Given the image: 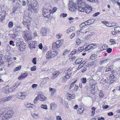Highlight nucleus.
I'll use <instances>...</instances> for the list:
<instances>
[{
    "label": "nucleus",
    "instance_id": "f257e3e1",
    "mask_svg": "<svg viewBox=\"0 0 120 120\" xmlns=\"http://www.w3.org/2000/svg\"><path fill=\"white\" fill-rule=\"evenodd\" d=\"M77 8L79 9L80 11L81 12H85L87 14H88L91 12L90 11L86 9L85 7V3L83 2L81 0H78L77 1Z\"/></svg>",
    "mask_w": 120,
    "mask_h": 120
},
{
    "label": "nucleus",
    "instance_id": "f03ea898",
    "mask_svg": "<svg viewBox=\"0 0 120 120\" xmlns=\"http://www.w3.org/2000/svg\"><path fill=\"white\" fill-rule=\"evenodd\" d=\"M24 38L26 40L28 41L29 45V47L31 49L33 50L35 48L36 46L35 45V43L32 41V37L31 35L27 34H26Z\"/></svg>",
    "mask_w": 120,
    "mask_h": 120
},
{
    "label": "nucleus",
    "instance_id": "7ed1b4c3",
    "mask_svg": "<svg viewBox=\"0 0 120 120\" xmlns=\"http://www.w3.org/2000/svg\"><path fill=\"white\" fill-rule=\"evenodd\" d=\"M27 2L28 10L30 11H32V9L34 10V8L37 6L38 3L36 0H27Z\"/></svg>",
    "mask_w": 120,
    "mask_h": 120
},
{
    "label": "nucleus",
    "instance_id": "20e7f679",
    "mask_svg": "<svg viewBox=\"0 0 120 120\" xmlns=\"http://www.w3.org/2000/svg\"><path fill=\"white\" fill-rule=\"evenodd\" d=\"M78 0H77L75 3L76 7V8L74 5V3L72 2H70L68 4V6L69 7V9L70 11H75L77 9L79 10V9L77 8V1Z\"/></svg>",
    "mask_w": 120,
    "mask_h": 120
},
{
    "label": "nucleus",
    "instance_id": "39448f33",
    "mask_svg": "<svg viewBox=\"0 0 120 120\" xmlns=\"http://www.w3.org/2000/svg\"><path fill=\"white\" fill-rule=\"evenodd\" d=\"M26 95V93L25 92H19L16 94V97L17 98L22 100L24 99Z\"/></svg>",
    "mask_w": 120,
    "mask_h": 120
},
{
    "label": "nucleus",
    "instance_id": "423d86ee",
    "mask_svg": "<svg viewBox=\"0 0 120 120\" xmlns=\"http://www.w3.org/2000/svg\"><path fill=\"white\" fill-rule=\"evenodd\" d=\"M62 43L61 41L59 40L57 41L56 42H54L52 44V48L55 49L56 48L59 47L62 44Z\"/></svg>",
    "mask_w": 120,
    "mask_h": 120
},
{
    "label": "nucleus",
    "instance_id": "0eeeda50",
    "mask_svg": "<svg viewBox=\"0 0 120 120\" xmlns=\"http://www.w3.org/2000/svg\"><path fill=\"white\" fill-rule=\"evenodd\" d=\"M24 24V26L26 27L27 29L29 30L30 29V23L29 20L24 19L22 22Z\"/></svg>",
    "mask_w": 120,
    "mask_h": 120
},
{
    "label": "nucleus",
    "instance_id": "6e6552de",
    "mask_svg": "<svg viewBox=\"0 0 120 120\" xmlns=\"http://www.w3.org/2000/svg\"><path fill=\"white\" fill-rule=\"evenodd\" d=\"M71 71L70 70H68L66 74V76H64L63 79L65 81L67 80V79L69 78L71 76Z\"/></svg>",
    "mask_w": 120,
    "mask_h": 120
},
{
    "label": "nucleus",
    "instance_id": "1a4fd4ad",
    "mask_svg": "<svg viewBox=\"0 0 120 120\" xmlns=\"http://www.w3.org/2000/svg\"><path fill=\"white\" fill-rule=\"evenodd\" d=\"M26 44L23 42H22V44L19 47L18 49H19L21 52H22L24 50L26 47Z\"/></svg>",
    "mask_w": 120,
    "mask_h": 120
},
{
    "label": "nucleus",
    "instance_id": "9d476101",
    "mask_svg": "<svg viewBox=\"0 0 120 120\" xmlns=\"http://www.w3.org/2000/svg\"><path fill=\"white\" fill-rule=\"evenodd\" d=\"M97 47L96 44H92L88 45L85 49V50L88 51L91 49H94Z\"/></svg>",
    "mask_w": 120,
    "mask_h": 120
},
{
    "label": "nucleus",
    "instance_id": "9b49d317",
    "mask_svg": "<svg viewBox=\"0 0 120 120\" xmlns=\"http://www.w3.org/2000/svg\"><path fill=\"white\" fill-rule=\"evenodd\" d=\"M12 98L11 96H9L7 97H5L0 99V103H4L6 101L10 100Z\"/></svg>",
    "mask_w": 120,
    "mask_h": 120
},
{
    "label": "nucleus",
    "instance_id": "f8f14e48",
    "mask_svg": "<svg viewBox=\"0 0 120 120\" xmlns=\"http://www.w3.org/2000/svg\"><path fill=\"white\" fill-rule=\"evenodd\" d=\"M50 10L49 9H44L43 10L42 14L45 17H48L49 13V11Z\"/></svg>",
    "mask_w": 120,
    "mask_h": 120
},
{
    "label": "nucleus",
    "instance_id": "ddd939ff",
    "mask_svg": "<svg viewBox=\"0 0 120 120\" xmlns=\"http://www.w3.org/2000/svg\"><path fill=\"white\" fill-rule=\"evenodd\" d=\"M5 11H2V12H0V21H3V19L5 17L6 14Z\"/></svg>",
    "mask_w": 120,
    "mask_h": 120
},
{
    "label": "nucleus",
    "instance_id": "4468645a",
    "mask_svg": "<svg viewBox=\"0 0 120 120\" xmlns=\"http://www.w3.org/2000/svg\"><path fill=\"white\" fill-rule=\"evenodd\" d=\"M13 114V112L12 110H9L8 111L7 113L5 114L9 118L11 117Z\"/></svg>",
    "mask_w": 120,
    "mask_h": 120
},
{
    "label": "nucleus",
    "instance_id": "2eb2a0df",
    "mask_svg": "<svg viewBox=\"0 0 120 120\" xmlns=\"http://www.w3.org/2000/svg\"><path fill=\"white\" fill-rule=\"evenodd\" d=\"M41 34L43 36H45L46 35L47 30L45 28H42L41 29Z\"/></svg>",
    "mask_w": 120,
    "mask_h": 120
},
{
    "label": "nucleus",
    "instance_id": "dca6fc26",
    "mask_svg": "<svg viewBox=\"0 0 120 120\" xmlns=\"http://www.w3.org/2000/svg\"><path fill=\"white\" fill-rule=\"evenodd\" d=\"M95 20L94 19H91L88 20L87 21H85L87 25H89L93 23L94 21Z\"/></svg>",
    "mask_w": 120,
    "mask_h": 120
},
{
    "label": "nucleus",
    "instance_id": "f3484780",
    "mask_svg": "<svg viewBox=\"0 0 120 120\" xmlns=\"http://www.w3.org/2000/svg\"><path fill=\"white\" fill-rule=\"evenodd\" d=\"M38 95H39V100L40 101H43L46 99V98L43 95L39 94Z\"/></svg>",
    "mask_w": 120,
    "mask_h": 120
},
{
    "label": "nucleus",
    "instance_id": "a211bd4d",
    "mask_svg": "<svg viewBox=\"0 0 120 120\" xmlns=\"http://www.w3.org/2000/svg\"><path fill=\"white\" fill-rule=\"evenodd\" d=\"M51 55V52L50 51H48L46 55V58L47 59H49L52 58Z\"/></svg>",
    "mask_w": 120,
    "mask_h": 120
},
{
    "label": "nucleus",
    "instance_id": "6ab92c4d",
    "mask_svg": "<svg viewBox=\"0 0 120 120\" xmlns=\"http://www.w3.org/2000/svg\"><path fill=\"white\" fill-rule=\"evenodd\" d=\"M50 51L51 52V55L52 58L56 56L58 53L57 52L55 51L51 50H50Z\"/></svg>",
    "mask_w": 120,
    "mask_h": 120
},
{
    "label": "nucleus",
    "instance_id": "aec40b11",
    "mask_svg": "<svg viewBox=\"0 0 120 120\" xmlns=\"http://www.w3.org/2000/svg\"><path fill=\"white\" fill-rule=\"evenodd\" d=\"M60 72L58 71H56L53 72V77L54 78H56L60 74Z\"/></svg>",
    "mask_w": 120,
    "mask_h": 120
},
{
    "label": "nucleus",
    "instance_id": "412c9836",
    "mask_svg": "<svg viewBox=\"0 0 120 120\" xmlns=\"http://www.w3.org/2000/svg\"><path fill=\"white\" fill-rule=\"evenodd\" d=\"M75 28L73 26L71 27L70 28L68 29L67 30V32L68 33H71L75 30Z\"/></svg>",
    "mask_w": 120,
    "mask_h": 120
},
{
    "label": "nucleus",
    "instance_id": "4be33fe9",
    "mask_svg": "<svg viewBox=\"0 0 120 120\" xmlns=\"http://www.w3.org/2000/svg\"><path fill=\"white\" fill-rule=\"evenodd\" d=\"M20 29V26H17L14 28L13 30V32H19Z\"/></svg>",
    "mask_w": 120,
    "mask_h": 120
},
{
    "label": "nucleus",
    "instance_id": "5701e85b",
    "mask_svg": "<svg viewBox=\"0 0 120 120\" xmlns=\"http://www.w3.org/2000/svg\"><path fill=\"white\" fill-rule=\"evenodd\" d=\"M7 62L8 63V65L9 67L11 66V64L13 63V62L11 58H10V59L8 58L7 60Z\"/></svg>",
    "mask_w": 120,
    "mask_h": 120
},
{
    "label": "nucleus",
    "instance_id": "b1692460",
    "mask_svg": "<svg viewBox=\"0 0 120 120\" xmlns=\"http://www.w3.org/2000/svg\"><path fill=\"white\" fill-rule=\"evenodd\" d=\"M82 58H79L76 60L75 63L76 64H79L82 61Z\"/></svg>",
    "mask_w": 120,
    "mask_h": 120
},
{
    "label": "nucleus",
    "instance_id": "393cba45",
    "mask_svg": "<svg viewBox=\"0 0 120 120\" xmlns=\"http://www.w3.org/2000/svg\"><path fill=\"white\" fill-rule=\"evenodd\" d=\"M109 61V59H107L105 60H103L100 62L99 63V64L100 65H101L103 64H105L107 63V62H108Z\"/></svg>",
    "mask_w": 120,
    "mask_h": 120
},
{
    "label": "nucleus",
    "instance_id": "a878e982",
    "mask_svg": "<svg viewBox=\"0 0 120 120\" xmlns=\"http://www.w3.org/2000/svg\"><path fill=\"white\" fill-rule=\"evenodd\" d=\"M97 55L95 54H93L91 55L90 58L91 60H94L96 59Z\"/></svg>",
    "mask_w": 120,
    "mask_h": 120
},
{
    "label": "nucleus",
    "instance_id": "bb28decb",
    "mask_svg": "<svg viewBox=\"0 0 120 120\" xmlns=\"http://www.w3.org/2000/svg\"><path fill=\"white\" fill-rule=\"evenodd\" d=\"M114 30L116 32H120V27L117 26L114 28Z\"/></svg>",
    "mask_w": 120,
    "mask_h": 120
},
{
    "label": "nucleus",
    "instance_id": "cd10ccee",
    "mask_svg": "<svg viewBox=\"0 0 120 120\" xmlns=\"http://www.w3.org/2000/svg\"><path fill=\"white\" fill-rule=\"evenodd\" d=\"M87 30V29H86V27H82L80 29V32L82 33H85V31L86 30Z\"/></svg>",
    "mask_w": 120,
    "mask_h": 120
},
{
    "label": "nucleus",
    "instance_id": "c85d7f7f",
    "mask_svg": "<svg viewBox=\"0 0 120 120\" xmlns=\"http://www.w3.org/2000/svg\"><path fill=\"white\" fill-rule=\"evenodd\" d=\"M84 109L83 108L82 109L81 108L78 109L77 111V113L79 114H82L83 112V110Z\"/></svg>",
    "mask_w": 120,
    "mask_h": 120
},
{
    "label": "nucleus",
    "instance_id": "c756f323",
    "mask_svg": "<svg viewBox=\"0 0 120 120\" xmlns=\"http://www.w3.org/2000/svg\"><path fill=\"white\" fill-rule=\"evenodd\" d=\"M23 41H21L19 40H18L16 42V45L18 47L22 44V42Z\"/></svg>",
    "mask_w": 120,
    "mask_h": 120
},
{
    "label": "nucleus",
    "instance_id": "7c9ffc66",
    "mask_svg": "<svg viewBox=\"0 0 120 120\" xmlns=\"http://www.w3.org/2000/svg\"><path fill=\"white\" fill-rule=\"evenodd\" d=\"M76 42L77 46L80 45L81 43V40L78 38H77L76 40Z\"/></svg>",
    "mask_w": 120,
    "mask_h": 120
},
{
    "label": "nucleus",
    "instance_id": "2f4dec72",
    "mask_svg": "<svg viewBox=\"0 0 120 120\" xmlns=\"http://www.w3.org/2000/svg\"><path fill=\"white\" fill-rule=\"evenodd\" d=\"M51 109L52 110H53L56 104L54 103H52L51 105Z\"/></svg>",
    "mask_w": 120,
    "mask_h": 120
},
{
    "label": "nucleus",
    "instance_id": "473e14b6",
    "mask_svg": "<svg viewBox=\"0 0 120 120\" xmlns=\"http://www.w3.org/2000/svg\"><path fill=\"white\" fill-rule=\"evenodd\" d=\"M8 116L5 114L3 117L2 120H8Z\"/></svg>",
    "mask_w": 120,
    "mask_h": 120
},
{
    "label": "nucleus",
    "instance_id": "72a5a7b5",
    "mask_svg": "<svg viewBox=\"0 0 120 120\" xmlns=\"http://www.w3.org/2000/svg\"><path fill=\"white\" fill-rule=\"evenodd\" d=\"M41 107L42 108H43L45 109H48L47 106L46 105L42 104L41 105Z\"/></svg>",
    "mask_w": 120,
    "mask_h": 120
},
{
    "label": "nucleus",
    "instance_id": "f704fd0d",
    "mask_svg": "<svg viewBox=\"0 0 120 120\" xmlns=\"http://www.w3.org/2000/svg\"><path fill=\"white\" fill-rule=\"evenodd\" d=\"M39 95H38L35 98L34 100V103L36 104L37 103V101L38 99L39 100Z\"/></svg>",
    "mask_w": 120,
    "mask_h": 120
},
{
    "label": "nucleus",
    "instance_id": "c9c22d12",
    "mask_svg": "<svg viewBox=\"0 0 120 120\" xmlns=\"http://www.w3.org/2000/svg\"><path fill=\"white\" fill-rule=\"evenodd\" d=\"M86 25H86V22H84L80 24L79 25V26L80 27L82 28Z\"/></svg>",
    "mask_w": 120,
    "mask_h": 120
},
{
    "label": "nucleus",
    "instance_id": "e433bc0d",
    "mask_svg": "<svg viewBox=\"0 0 120 120\" xmlns=\"http://www.w3.org/2000/svg\"><path fill=\"white\" fill-rule=\"evenodd\" d=\"M18 84H16L15 85L13 86L12 88V90L13 91H15L17 88V86H18Z\"/></svg>",
    "mask_w": 120,
    "mask_h": 120
},
{
    "label": "nucleus",
    "instance_id": "4c0bfd02",
    "mask_svg": "<svg viewBox=\"0 0 120 120\" xmlns=\"http://www.w3.org/2000/svg\"><path fill=\"white\" fill-rule=\"evenodd\" d=\"M113 69L112 67L111 66L109 67L105 70V71L108 72L109 71H111Z\"/></svg>",
    "mask_w": 120,
    "mask_h": 120
},
{
    "label": "nucleus",
    "instance_id": "58836bf2",
    "mask_svg": "<svg viewBox=\"0 0 120 120\" xmlns=\"http://www.w3.org/2000/svg\"><path fill=\"white\" fill-rule=\"evenodd\" d=\"M86 9H88L89 11H92V8L90 6H89L88 5H86Z\"/></svg>",
    "mask_w": 120,
    "mask_h": 120
},
{
    "label": "nucleus",
    "instance_id": "ea45409f",
    "mask_svg": "<svg viewBox=\"0 0 120 120\" xmlns=\"http://www.w3.org/2000/svg\"><path fill=\"white\" fill-rule=\"evenodd\" d=\"M96 109V108L94 107H93L91 109V110H92V114L93 116H94L95 114V111Z\"/></svg>",
    "mask_w": 120,
    "mask_h": 120
},
{
    "label": "nucleus",
    "instance_id": "a19ab883",
    "mask_svg": "<svg viewBox=\"0 0 120 120\" xmlns=\"http://www.w3.org/2000/svg\"><path fill=\"white\" fill-rule=\"evenodd\" d=\"M32 116L35 118H37L38 117V115L35 113H32L31 114Z\"/></svg>",
    "mask_w": 120,
    "mask_h": 120
},
{
    "label": "nucleus",
    "instance_id": "79ce46f5",
    "mask_svg": "<svg viewBox=\"0 0 120 120\" xmlns=\"http://www.w3.org/2000/svg\"><path fill=\"white\" fill-rule=\"evenodd\" d=\"M84 50L83 47H79L77 51H78V52H81ZM85 50V49H84Z\"/></svg>",
    "mask_w": 120,
    "mask_h": 120
},
{
    "label": "nucleus",
    "instance_id": "37998d69",
    "mask_svg": "<svg viewBox=\"0 0 120 120\" xmlns=\"http://www.w3.org/2000/svg\"><path fill=\"white\" fill-rule=\"evenodd\" d=\"M76 81H75L73 82L72 83L71 85L70 86V87L69 89L70 90L74 86L75 83L76 82Z\"/></svg>",
    "mask_w": 120,
    "mask_h": 120
},
{
    "label": "nucleus",
    "instance_id": "c03bdc74",
    "mask_svg": "<svg viewBox=\"0 0 120 120\" xmlns=\"http://www.w3.org/2000/svg\"><path fill=\"white\" fill-rule=\"evenodd\" d=\"M109 79H115V77L113 74H111L109 76Z\"/></svg>",
    "mask_w": 120,
    "mask_h": 120
},
{
    "label": "nucleus",
    "instance_id": "a18cd8bd",
    "mask_svg": "<svg viewBox=\"0 0 120 120\" xmlns=\"http://www.w3.org/2000/svg\"><path fill=\"white\" fill-rule=\"evenodd\" d=\"M75 97V95L74 94L71 95V94H69L68 97H69L70 99H73Z\"/></svg>",
    "mask_w": 120,
    "mask_h": 120
},
{
    "label": "nucleus",
    "instance_id": "49530a36",
    "mask_svg": "<svg viewBox=\"0 0 120 120\" xmlns=\"http://www.w3.org/2000/svg\"><path fill=\"white\" fill-rule=\"evenodd\" d=\"M81 80L82 81V83H86V78H83L81 79Z\"/></svg>",
    "mask_w": 120,
    "mask_h": 120
},
{
    "label": "nucleus",
    "instance_id": "de8ad7c7",
    "mask_svg": "<svg viewBox=\"0 0 120 120\" xmlns=\"http://www.w3.org/2000/svg\"><path fill=\"white\" fill-rule=\"evenodd\" d=\"M104 70V69L103 67H99L98 69V71H99L102 72Z\"/></svg>",
    "mask_w": 120,
    "mask_h": 120
},
{
    "label": "nucleus",
    "instance_id": "09e8293b",
    "mask_svg": "<svg viewBox=\"0 0 120 120\" xmlns=\"http://www.w3.org/2000/svg\"><path fill=\"white\" fill-rule=\"evenodd\" d=\"M13 24L12 22H10L8 24V26L9 28H11L13 26Z\"/></svg>",
    "mask_w": 120,
    "mask_h": 120
},
{
    "label": "nucleus",
    "instance_id": "8fccbe9b",
    "mask_svg": "<svg viewBox=\"0 0 120 120\" xmlns=\"http://www.w3.org/2000/svg\"><path fill=\"white\" fill-rule=\"evenodd\" d=\"M78 51L76 49H74L71 52L72 54L73 55L76 53H78Z\"/></svg>",
    "mask_w": 120,
    "mask_h": 120
},
{
    "label": "nucleus",
    "instance_id": "3c124183",
    "mask_svg": "<svg viewBox=\"0 0 120 120\" xmlns=\"http://www.w3.org/2000/svg\"><path fill=\"white\" fill-rule=\"evenodd\" d=\"M95 64L94 61H92L90 62L89 64V66H92L94 65Z\"/></svg>",
    "mask_w": 120,
    "mask_h": 120
},
{
    "label": "nucleus",
    "instance_id": "603ef678",
    "mask_svg": "<svg viewBox=\"0 0 120 120\" xmlns=\"http://www.w3.org/2000/svg\"><path fill=\"white\" fill-rule=\"evenodd\" d=\"M60 15L61 17L63 18L66 17L67 14H66L62 13Z\"/></svg>",
    "mask_w": 120,
    "mask_h": 120
},
{
    "label": "nucleus",
    "instance_id": "864d4df0",
    "mask_svg": "<svg viewBox=\"0 0 120 120\" xmlns=\"http://www.w3.org/2000/svg\"><path fill=\"white\" fill-rule=\"evenodd\" d=\"M69 51L68 50H64V52L63 53V55H65L69 53Z\"/></svg>",
    "mask_w": 120,
    "mask_h": 120
},
{
    "label": "nucleus",
    "instance_id": "5fc2aeb1",
    "mask_svg": "<svg viewBox=\"0 0 120 120\" xmlns=\"http://www.w3.org/2000/svg\"><path fill=\"white\" fill-rule=\"evenodd\" d=\"M21 66H19L18 67H17L16 68H15V71H17L21 69Z\"/></svg>",
    "mask_w": 120,
    "mask_h": 120
},
{
    "label": "nucleus",
    "instance_id": "6e6d98bb",
    "mask_svg": "<svg viewBox=\"0 0 120 120\" xmlns=\"http://www.w3.org/2000/svg\"><path fill=\"white\" fill-rule=\"evenodd\" d=\"M38 86L37 84H33L32 85V87L33 89H36Z\"/></svg>",
    "mask_w": 120,
    "mask_h": 120
},
{
    "label": "nucleus",
    "instance_id": "4d7b16f0",
    "mask_svg": "<svg viewBox=\"0 0 120 120\" xmlns=\"http://www.w3.org/2000/svg\"><path fill=\"white\" fill-rule=\"evenodd\" d=\"M36 58H34L33 59L32 62L34 64H36Z\"/></svg>",
    "mask_w": 120,
    "mask_h": 120
},
{
    "label": "nucleus",
    "instance_id": "13d9d810",
    "mask_svg": "<svg viewBox=\"0 0 120 120\" xmlns=\"http://www.w3.org/2000/svg\"><path fill=\"white\" fill-rule=\"evenodd\" d=\"M36 66H34L33 67H32L31 68L30 70L31 71H34L36 70Z\"/></svg>",
    "mask_w": 120,
    "mask_h": 120
},
{
    "label": "nucleus",
    "instance_id": "bf43d9fd",
    "mask_svg": "<svg viewBox=\"0 0 120 120\" xmlns=\"http://www.w3.org/2000/svg\"><path fill=\"white\" fill-rule=\"evenodd\" d=\"M112 51V49L110 48H109L106 50L107 52L108 53H110Z\"/></svg>",
    "mask_w": 120,
    "mask_h": 120
},
{
    "label": "nucleus",
    "instance_id": "052dcab7",
    "mask_svg": "<svg viewBox=\"0 0 120 120\" xmlns=\"http://www.w3.org/2000/svg\"><path fill=\"white\" fill-rule=\"evenodd\" d=\"M31 105V104L29 103L26 105V107L27 108H30V106Z\"/></svg>",
    "mask_w": 120,
    "mask_h": 120
},
{
    "label": "nucleus",
    "instance_id": "680f3d73",
    "mask_svg": "<svg viewBox=\"0 0 120 120\" xmlns=\"http://www.w3.org/2000/svg\"><path fill=\"white\" fill-rule=\"evenodd\" d=\"M110 42L112 43V44H111V45H114V44H116V43L115 42V41L113 40V39H111L110 40Z\"/></svg>",
    "mask_w": 120,
    "mask_h": 120
},
{
    "label": "nucleus",
    "instance_id": "e2e57ef3",
    "mask_svg": "<svg viewBox=\"0 0 120 120\" xmlns=\"http://www.w3.org/2000/svg\"><path fill=\"white\" fill-rule=\"evenodd\" d=\"M25 78L23 75L21 74V75L18 77V79L19 80Z\"/></svg>",
    "mask_w": 120,
    "mask_h": 120
},
{
    "label": "nucleus",
    "instance_id": "0e129e2a",
    "mask_svg": "<svg viewBox=\"0 0 120 120\" xmlns=\"http://www.w3.org/2000/svg\"><path fill=\"white\" fill-rule=\"evenodd\" d=\"M10 44L11 45H12L13 46H14L15 45V44H14V41H10Z\"/></svg>",
    "mask_w": 120,
    "mask_h": 120
},
{
    "label": "nucleus",
    "instance_id": "69168bd1",
    "mask_svg": "<svg viewBox=\"0 0 120 120\" xmlns=\"http://www.w3.org/2000/svg\"><path fill=\"white\" fill-rule=\"evenodd\" d=\"M119 0H110L114 4L118 2Z\"/></svg>",
    "mask_w": 120,
    "mask_h": 120
},
{
    "label": "nucleus",
    "instance_id": "338daca9",
    "mask_svg": "<svg viewBox=\"0 0 120 120\" xmlns=\"http://www.w3.org/2000/svg\"><path fill=\"white\" fill-rule=\"evenodd\" d=\"M61 36L62 35L61 34H57L56 35V37L57 38H61Z\"/></svg>",
    "mask_w": 120,
    "mask_h": 120
},
{
    "label": "nucleus",
    "instance_id": "774afa93",
    "mask_svg": "<svg viewBox=\"0 0 120 120\" xmlns=\"http://www.w3.org/2000/svg\"><path fill=\"white\" fill-rule=\"evenodd\" d=\"M57 120H62L61 117L59 116H56Z\"/></svg>",
    "mask_w": 120,
    "mask_h": 120
}]
</instances>
